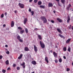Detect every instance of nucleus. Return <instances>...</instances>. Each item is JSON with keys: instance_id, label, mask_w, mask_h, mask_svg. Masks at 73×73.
<instances>
[{"instance_id": "f257e3e1", "label": "nucleus", "mask_w": 73, "mask_h": 73, "mask_svg": "<svg viewBox=\"0 0 73 73\" xmlns=\"http://www.w3.org/2000/svg\"><path fill=\"white\" fill-rule=\"evenodd\" d=\"M18 29L21 30L20 31V33L21 34H23V33H24L25 32L24 30H22L23 28H21V27H18Z\"/></svg>"}, {"instance_id": "f03ea898", "label": "nucleus", "mask_w": 73, "mask_h": 73, "mask_svg": "<svg viewBox=\"0 0 73 73\" xmlns=\"http://www.w3.org/2000/svg\"><path fill=\"white\" fill-rule=\"evenodd\" d=\"M41 20L43 21L44 23H47V20L44 16H42L41 17Z\"/></svg>"}, {"instance_id": "7ed1b4c3", "label": "nucleus", "mask_w": 73, "mask_h": 73, "mask_svg": "<svg viewBox=\"0 0 73 73\" xmlns=\"http://www.w3.org/2000/svg\"><path fill=\"white\" fill-rule=\"evenodd\" d=\"M40 46L42 48H45V44L41 42V41H40Z\"/></svg>"}, {"instance_id": "20e7f679", "label": "nucleus", "mask_w": 73, "mask_h": 73, "mask_svg": "<svg viewBox=\"0 0 73 73\" xmlns=\"http://www.w3.org/2000/svg\"><path fill=\"white\" fill-rule=\"evenodd\" d=\"M19 7L20 8H24V5L23 4L19 3Z\"/></svg>"}, {"instance_id": "39448f33", "label": "nucleus", "mask_w": 73, "mask_h": 73, "mask_svg": "<svg viewBox=\"0 0 73 73\" xmlns=\"http://www.w3.org/2000/svg\"><path fill=\"white\" fill-rule=\"evenodd\" d=\"M34 50L35 51V52H37V47L35 46V44L34 45Z\"/></svg>"}, {"instance_id": "423d86ee", "label": "nucleus", "mask_w": 73, "mask_h": 73, "mask_svg": "<svg viewBox=\"0 0 73 73\" xmlns=\"http://www.w3.org/2000/svg\"><path fill=\"white\" fill-rule=\"evenodd\" d=\"M27 21H28V19H27V18H26L23 21L24 24L25 25L26 24V23H27Z\"/></svg>"}, {"instance_id": "0eeeda50", "label": "nucleus", "mask_w": 73, "mask_h": 73, "mask_svg": "<svg viewBox=\"0 0 73 73\" xmlns=\"http://www.w3.org/2000/svg\"><path fill=\"white\" fill-rule=\"evenodd\" d=\"M48 7H53V4L51 3H49L48 4Z\"/></svg>"}, {"instance_id": "6e6552de", "label": "nucleus", "mask_w": 73, "mask_h": 73, "mask_svg": "<svg viewBox=\"0 0 73 73\" xmlns=\"http://www.w3.org/2000/svg\"><path fill=\"white\" fill-rule=\"evenodd\" d=\"M57 21H58L59 23H62V20L59 18H57Z\"/></svg>"}, {"instance_id": "1a4fd4ad", "label": "nucleus", "mask_w": 73, "mask_h": 73, "mask_svg": "<svg viewBox=\"0 0 73 73\" xmlns=\"http://www.w3.org/2000/svg\"><path fill=\"white\" fill-rule=\"evenodd\" d=\"M70 40H71V38L68 39L66 41V44H69V42H70Z\"/></svg>"}, {"instance_id": "9d476101", "label": "nucleus", "mask_w": 73, "mask_h": 73, "mask_svg": "<svg viewBox=\"0 0 73 73\" xmlns=\"http://www.w3.org/2000/svg\"><path fill=\"white\" fill-rule=\"evenodd\" d=\"M45 60L47 62V63H48L49 62V60H48V57H46L45 58Z\"/></svg>"}, {"instance_id": "9b49d317", "label": "nucleus", "mask_w": 73, "mask_h": 73, "mask_svg": "<svg viewBox=\"0 0 73 73\" xmlns=\"http://www.w3.org/2000/svg\"><path fill=\"white\" fill-rule=\"evenodd\" d=\"M25 51L28 52V51H29V49L28 47H25Z\"/></svg>"}, {"instance_id": "f8f14e48", "label": "nucleus", "mask_w": 73, "mask_h": 73, "mask_svg": "<svg viewBox=\"0 0 73 73\" xmlns=\"http://www.w3.org/2000/svg\"><path fill=\"white\" fill-rule=\"evenodd\" d=\"M14 25H15V22L13 21H12L11 27H14Z\"/></svg>"}, {"instance_id": "ddd939ff", "label": "nucleus", "mask_w": 73, "mask_h": 73, "mask_svg": "<svg viewBox=\"0 0 73 73\" xmlns=\"http://www.w3.org/2000/svg\"><path fill=\"white\" fill-rule=\"evenodd\" d=\"M53 55H54V57H57V56L58 54L56 53V52H53Z\"/></svg>"}, {"instance_id": "4468645a", "label": "nucleus", "mask_w": 73, "mask_h": 73, "mask_svg": "<svg viewBox=\"0 0 73 73\" xmlns=\"http://www.w3.org/2000/svg\"><path fill=\"white\" fill-rule=\"evenodd\" d=\"M38 36L39 40H42V37H41V35H38Z\"/></svg>"}, {"instance_id": "2eb2a0df", "label": "nucleus", "mask_w": 73, "mask_h": 73, "mask_svg": "<svg viewBox=\"0 0 73 73\" xmlns=\"http://www.w3.org/2000/svg\"><path fill=\"white\" fill-rule=\"evenodd\" d=\"M70 17L69 16L67 18V23H69V21H70Z\"/></svg>"}, {"instance_id": "dca6fc26", "label": "nucleus", "mask_w": 73, "mask_h": 73, "mask_svg": "<svg viewBox=\"0 0 73 73\" xmlns=\"http://www.w3.org/2000/svg\"><path fill=\"white\" fill-rule=\"evenodd\" d=\"M61 2L62 4H64L65 3V0H61Z\"/></svg>"}, {"instance_id": "f3484780", "label": "nucleus", "mask_w": 73, "mask_h": 73, "mask_svg": "<svg viewBox=\"0 0 73 73\" xmlns=\"http://www.w3.org/2000/svg\"><path fill=\"white\" fill-rule=\"evenodd\" d=\"M32 63L34 65H36V61L34 60L32 62Z\"/></svg>"}, {"instance_id": "a211bd4d", "label": "nucleus", "mask_w": 73, "mask_h": 73, "mask_svg": "<svg viewBox=\"0 0 73 73\" xmlns=\"http://www.w3.org/2000/svg\"><path fill=\"white\" fill-rule=\"evenodd\" d=\"M59 36L60 37H61V38H63V39H65V37L63 36H62V35L61 34H59Z\"/></svg>"}, {"instance_id": "6ab92c4d", "label": "nucleus", "mask_w": 73, "mask_h": 73, "mask_svg": "<svg viewBox=\"0 0 73 73\" xmlns=\"http://www.w3.org/2000/svg\"><path fill=\"white\" fill-rule=\"evenodd\" d=\"M57 31L58 32H59L60 34H61L62 33V32H61V30H60V29L58 28L57 29Z\"/></svg>"}, {"instance_id": "aec40b11", "label": "nucleus", "mask_w": 73, "mask_h": 73, "mask_svg": "<svg viewBox=\"0 0 73 73\" xmlns=\"http://www.w3.org/2000/svg\"><path fill=\"white\" fill-rule=\"evenodd\" d=\"M22 57H23V54H21L19 56L18 58V59H21V58H22Z\"/></svg>"}, {"instance_id": "412c9836", "label": "nucleus", "mask_w": 73, "mask_h": 73, "mask_svg": "<svg viewBox=\"0 0 73 73\" xmlns=\"http://www.w3.org/2000/svg\"><path fill=\"white\" fill-rule=\"evenodd\" d=\"M25 31L26 33H28V29L27 28L25 29Z\"/></svg>"}, {"instance_id": "4be33fe9", "label": "nucleus", "mask_w": 73, "mask_h": 73, "mask_svg": "<svg viewBox=\"0 0 73 73\" xmlns=\"http://www.w3.org/2000/svg\"><path fill=\"white\" fill-rule=\"evenodd\" d=\"M39 7L43 9H45V6L43 5H41L39 6Z\"/></svg>"}, {"instance_id": "5701e85b", "label": "nucleus", "mask_w": 73, "mask_h": 73, "mask_svg": "<svg viewBox=\"0 0 73 73\" xmlns=\"http://www.w3.org/2000/svg\"><path fill=\"white\" fill-rule=\"evenodd\" d=\"M41 4H42V2L41 1H39L38 3V4L39 5H41Z\"/></svg>"}, {"instance_id": "b1692460", "label": "nucleus", "mask_w": 73, "mask_h": 73, "mask_svg": "<svg viewBox=\"0 0 73 73\" xmlns=\"http://www.w3.org/2000/svg\"><path fill=\"white\" fill-rule=\"evenodd\" d=\"M17 39H18V40H19V39H20V38H21V37H20V35H18L17 37Z\"/></svg>"}, {"instance_id": "393cba45", "label": "nucleus", "mask_w": 73, "mask_h": 73, "mask_svg": "<svg viewBox=\"0 0 73 73\" xmlns=\"http://www.w3.org/2000/svg\"><path fill=\"white\" fill-rule=\"evenodd\" d=\"M5 63L6 65H8V64H9V61L8 60H7L6 61Z\"/></svg>"}, {"instance_id": "a878e982", "label": "nucleus", "mask_w": 73, "mask_h": 73, "mask_svg": "<svg viewBox=\"0 0 73 73\" xmlns=\"http://www.w3.org/2000/svg\"><path fill=\"white\" fill-rule=\"evenodd\" d=\"M63 50L64 51H66V47H64L63 48Z\"/></svg>"}, {"instance_id": "bb28decb", "label": "nucleus", "mask_w": 73, "mask_h": 73, "mask_svg": "<svg viewBox=\"0 0 73 73\" xmlns=\"http://www.w3.org/2000/svg\"><path fill=\"white\" fill-rule=\"evenodd\" d=\"M2 72L3 73H5V72H6V70H2Z\"/></svg>"}, {"instance_id": "cd10ccee", "label": "nucleus", "mask_w": 73, "mask_h": 73, "mask_svg": "<svg viewBox=\"0 0 73 73\" xmlns=\"http://www.w3.org/2000/svg\"><path fill=\"white\" fill-rule=\"evenodd\" d=\"M31 15L33 16V15H34V11H31Z\"/></svg>"}, {"instance_id": "c85d7f7f", "label": "nucleus", "mask_w": 73, "mask_h": 73, "mask_svg": "<svg viewBox=\"0 0 73 73\" xmlns=\"http://www.w3.org/2000/svg\"><path fill=\"white\" fill-rule=\"evenodd\" d=\"M19 40L21 42H23V40L21 39H20Z\"/></svg>"}, {"instance_id": "c756f323", "label": "nucleus", "mask_w": 73, "mask_h": 73, "mask_svg": "<svg viewBox=\"0 0 73 73\" xmlns=\"http://www.w3.org/2000/svg\"><path fill=\"white\" fill-rule=\"evenodd\" d=\"M59 61L60 62H62V59L60 58L59 59Z\"/></svg>"}, {"instance_id": "7c9ffc66", "label": "nucleus", "mask_w": 73, "mask_h": 73, "mask_svg": "<svg viewBox=\"0 0 73 73\" xmlns=\"http://www.w3.org/2000/svg\"><path fill=\"white\" fill-rule=\"evenodd\" d=\"M68 52H70V47H69L68 48Z\"/></svg>"}, {"instance_id": "2f4dec72", "label": "nucleus", "mask_w": 73, "mask_h": 73, "mask_svg": "<svg viewBox=\"0 0 73 73\" xmlns=\"http://www.w3.org/2000/svg\"><path fill=\"white\" fill-rule=\"evenodd\" d=\"M1 18H3L4 17V14L3 13L1 16Z\"/></svg>"}, {"instance_id": "473e14b6", "label": "nucleus", "mask_w": 73, "mask_h": 73, "mask_svg": "<svg viewBox=\"0 0 73 73\" xmlns=\"http://www.w3.org/2000/svg\"><path fill=\"white\" fill-rule=\"evenodd\" d=\"M66 9L67 11H69V9H70V8L69 7H66Z\"/></svg>"}, {"instance_id": "72a5a7b5", "label": "nucleus", "mask_w": 73, "mask_h": 73, "mask_svg": "<svg viewBox=\"0 0 73 73\" xmlns=\"http://www.w3.org/2000/svg\"><path fill=\"white\" fill-rule=\"evenodd\" d=\"M72 5H71V4H69L68 5V7H69V8H70L71 7Z\"/></svg>"}, {"instance_id": "f704fd0d", "label": "nucleus", "mask_w": 73, "mask_h": 73, "mask_svg": "<svg viewBox=\"0 0 73 73\" xmlns=\"http://www.w3.org/2000/svg\"><path fill=\"white\" fill-rule=\"evenodd\" d=\"M58 5L59 6V7H61V5L60 4V2H58Z\"/></svg>"}, {"instance_id": "c9c22d12", "label": "nucleus", "mask_w": 73, "mask_h": 73, "mask_svg": "<svg viewBox=\"0 0 73 73\" xmlns=\"http://www.w3.org/2000/svg\"><path fill=\"white\" fill-rule=\"evenodd\" d=\"M38 1V0H34V3H37Z\"/></svg>"}, {"instance_id": "e433bc0d", "label": "nucleus", "mask_w": 73, "mask_h": 73, "mask_svg": "<svg viewBox=\"0 0 73 73\" xmlns=\"http://www.w3.org/2000/svg\"><path fill=\"white\" fill-rule=\"evenodd\" d=\"M66 70L67 72H68V71H69V70H70V69L69 68H67Z\"/></svg>"}, {"instance_id": "4c0bfd02", "label": "nucleus", "mask_w": 73, "mask_h": 73, "mask_svg": "<svg viewBox=\"0 0 73 73\" xmlns=\"http://www.w3.org/2000/svg\"><path fill=\"white\" fill-rule=\"evenodd\" d=\"M51 22L52 23H53V24H54V21L53 20H52L51 21Z\"/></svg>"}, {"instance_id": "58836bf2", "label": "nucleus", "mask_w": 73, "mask_h": 73, "mask_svg": "<svg viewBox=\"0 0 73 73\" xmlns=\"http://www.w3.org/2000/svg\"><path fill=\"white\" fill-rule=\"evenodd\" d=\"M3 58V56L1 55L0 56V60H1V59H2Z\"/></svg>"}, {"instance_id": "ea45409f", "label": "nucleus", "mask_w": 73, "mask_h": 73, "mask_svg": "<svg viewBox=\"0 0 73 73\" xmlns=\"http://www.w3.org/2000/svg\"><path fill=\"white\" fill-rule=\"evenodd\" d=\"M7 70H11V68L9 67L7 69Z\"/></svg>"}, {"instance_id": "a19ab883", "label": "nucleus", "mask_w": 73, "mask_h": 73, "mask_svg": "<svg viewBox=\"0 0 73 73\" xmlns=\"http://www.w3.org/2000/svg\"><path fill=\"white\" fill-rule=\"evenodd\" d=\"M17 70H20V67H17Z\"/></svg>"}, {"instance_id": "79ce46f5", "label": "nucleus", "mask_w": 73, "mask_h": 73, "mask_svg": "<svg viewBox=\"0 0 73 73\" xmlns=\"http://www.w3.org/2000/svg\"><path fill=\"white\" fill-rule=\"evenodd\" d=\"M6 53L7 54H9V51H7L6 52Z\"/></svg>"}, {"instance_id": "37998d69", "label": "nucleus", "mask_w": 73, "mask_h": 73, "mask_svg": "<svg viewBox=\"0 0 73 73\" xmlns=\"http://www.w3.org/2000/svg\"><path fill=\"white\" fill-rule=\"evenodd\" d=\"M34 30L37 31H38V29L35 28L34 29Z\"/></svg>"}, {"instance_id": "c03bdc74", "label": "nucleus", "mask_w": 73, "mask_h": 73, "mask_svg": "<svg viewBox=\"0 0 73 73\" xmlns=\"http://www.w3.org/2000/svg\"><path fill=\"white\" fill-rule=\"evenodd\" d=\"M13 67H15L16 66V64H14L13 65Z\"/></svg>"}, {"instance_id": "a18cd8bd", "label": "nucleus", "mask_w": 73, "mask_h": 73, "mask_svg": "<svg viewBox=\"0 0 73 73\" xmlns=\"http://www.w3.org/2000/svg\"><path fill=\"white\" fill-rule=\"evenodd\" d=\"M58 62V60H55V62L56 63H57V62Z\"/></svg>"}, {"instance_id": "49530a36", "label": "nucleus", "mask_w": 73, "mask_h": 73, "mask_svg": "<svg viewBox=\"0 0 73 73\" xmlns=\"http://www.w3.org/2000/svg\"><path fill=\"white\" fill-rule=\"evenodd\" d=\"M14 12H15V13H17V11L15 10L14 11Z\"/></svg>"}, {"instance_id": "de8ad7c7", "label": "nucleus", "mask_w": 73, "mask_h": 73, "mask_svg": "<svg viewBox=\"0 0 73 73\" xmlns=\"http://www.w3.org/2000/svg\"><path fill=\"white\" fill-rule=\"evenodd\" d=\"M31 9H29V12H31Z\"/></svg>"}, {"instance_id": "09e8293b", "label": "nucleus", "mask_w": 73, "mask_h": 73, "mask_svg": "<svg viewBox=\"0 0 73 73\" xmlns=\"http://www.w3.org/2000/svg\"><path fill=\"white\" fill-rule=\"evenodd\" d=\"M5 16H7V13L6 12L5 13Z\"/></svg>"}, {"instance_id": "8fccbe9b", "label": "nucleus", "mask_w": 73, "mask_h": 73, "mask_svg": "<svg viewBox=\"0 0 73 73\" xmlns=\"http://www.w3.org/2000/svg\"><path fill=\"white\" fill-rule=\"evenodd\" d=\"M32 1H33V0H29V2H30V3H31V2H32Z\"/></svg>"}, {"instance_id": "3c124183", "label": "nucleus", "mask_w": 73, "mask_h": 73, "mask_svg": "<svg viewBox=\"0 0 73 73\" xmlns=\"http://www.w3.org/2000/svg\"><path fill=\"white\" fill-rule=\"evenodd\" d=\"M63 58H64V59H66V57H65V56H63Z\"/></svg>"}, {"instance_id": "603ef678", "label": "nucleus", "mask_w": 73, "mask_h": 73, "mask_svg": "<svg viewBox=\"0 0 73 73\" xmlns=\"http://www.w3.org/2000/svg\"><path fill=\"white\" fill-rule=\"evenodd\" d=\"M56 1H57V2H59V1H60V0H55Z\"/></svg>"}, {"instance_id": "864d4df0", "label": "nucleus", "mask_w": 73, "mask_h": 73, "mask_svg": "<svg viewBox=\"0 0 73 73\" xmlns=\"http://www.w3.org/2000/svg\"><path fill=\"white\" fill-rule=\"evenodd\" d=\"M5 25H6L5 24H4L3 25V27H5Z\"/></svg>"}, {"instance_id": "5fc2aeb1", "label": "nucleus", "mask_w": 73, "mask_h": 73, "mask_svg": "<svg viewBox=\"0 0 73 73\" xmlns=\"http://www.w3.org/2000/svg\"><path fill=\"white\" fill-rule=\"evenodd\" d=\"M5 47H6V48H7V47H8V45H5Z\"/></svg>"}, {"instance_id": "6e6d98bb", "label": "nucleus", "mask_w": 73, "mask_h": 73, "mask_svg": "<svg viewBox=\"0 0 73 73\" xmlns=\"http://www.w3.org/2000/svg\"><path fill=\"white\" fill-rule=\"evenodd\" d=\"M23 68H25V66L24 65L23 66Z\"/></svg>"}, {"instance_id": "4d7b16f0", "label": "nucleus", "mask_w": 73, "mask_h": 73, "mask_svg": "<svg viewBox=\"0 0 73 73\" xmlns=\"http://www.w3.org/2000/svg\"><path fill=\"white\" fill-rule=\"evenodd\" d=\"M53 12L54 13H56V11H54Z\"/></svg>"}, {"instance_id": "13d9d810", "label": "nucleus", "mask_w": 73, "mask_h": 73, "mask_svg": "<svg viewBox=\"0 0 73 73\" xmlns=\"http://www.w3.org/2000/svg\"><path fill=\"white\" fill-rule=\"evenodd\" d=\"M21 66H23L24 65L23 64H21Z\"/></svg>"}, {"instance_id": "bf43d9fd", "label": "nucleus", "mask_w": 73, "mask_h": 73, "mask_svg": "<svg viewBox=\"0 0 73 73\" xmlns=\"http://www.w3.org/2000/svg\"><path fill=\"white\" fill-rule=\"evenodd\" d=\"M23 65H25V62H23Z\"/></svg>"}, {"instance_id": "052dcab7", "label": "nucleus", "mask_w": 73, "mask_h": 73, "mask_svg": "<svg viewBox=\"0 0 73 73\" xmlns=\"http://www.w3.org/2000/svg\"><path fill=\"white\" fill-rule=\"evenodd\" d=\"M52 52H53V51H52V50H51V51H50V53H52Z\"/></svg>"}, {"instance_id": "680f3d73", "label": "nucleus", "mask_w": 73, "mask_h": 73, "mask_svg": "<svg viewBox=\"0 0 73 73\" xmlns=\"http://www.w3.org/2000/svg\"><path fill=\"white\" fill-rule=\"evenodd\" d=\"M69 29H71L72 28H71V27H69Z\"/></svg>"}, {"instance_id": "e2e57ef3", "label": "nucleus", "mask_w": 73, "mask_h": 73, "mask_svg": "<svg viewBox=\"0 0 73 73\" xmlns=\"http://www.w3.org/2000/svg\"><path fill=\"white\" fill-rule=\"evenodd\" d=\"M72 29L73 31V26L72 27Z\"/></svg>"}, {"instance_id": "0e129e2a", "label": "nucleus", "mask_w": 73, "mask_h": 73, "mask_svg": "<svg viewBox=\"0 0 73 73\" xmlns=\"http://www.w3.org/2000/svg\"><path fill=\"white\" fill-rule=\"evenodd\" d=\"M5 50L6 51H7V50H8V49H7V48H6V49H5Z\"/></svg>"}, {"instance_id": "69168bd1", "label": "nucleus", "mask_w": 73, "mask_h": 73, "mask_svg": "<svg viewBox=\"0 0 73 73\" xmlns=\"http://www.w3.org/2000/svg\"><path fill=\"white\" fill-rule=\"evenodd\" d=\"M72 66H73V62H72Z\"/></svg>"}, {"instance_id": "338daca9", "label": "nucleus", "mask_w": 73, "mask_h": 73, "mask_svg": "<svg viewBox=\"0 0 73 73\" xmlns=\"http://www.w3.org/2000/svg\"><path fill=\"white\" fill-rule=\"evenodd\" d=\"M55 48H57V46H56V47H55Z\"/></svg>"}, {"instance_id": "774afa93", "label": "nucleus", "mask_w": 73, "mask_h": 73, "mask_svg": "<svg viewBox=\"0 0 73 73\" xmlns=\"http://www.w3.org/2000/svg\"><path fill=\"white\" fill-rule=\"evenodd\" d=\"M71 26H72V25H70V27H71Z\"/></svg>"}]
</instances>
